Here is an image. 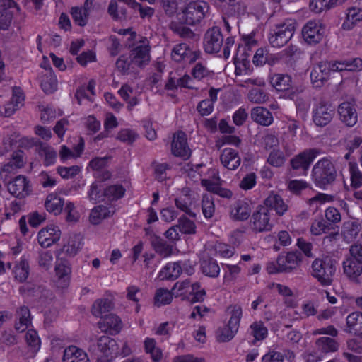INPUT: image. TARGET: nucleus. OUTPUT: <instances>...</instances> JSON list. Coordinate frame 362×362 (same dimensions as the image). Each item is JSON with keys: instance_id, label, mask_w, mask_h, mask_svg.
Listing matches in <instances>:
<instances>
[{"instance_id": "nucleus-10", "label": "nucleus", "mask_w": 362, "mask_h": 362, "mask_svg": "<svg viewBox=\"0 0 362 362\" xmlns=\"http://www.w3.org/2000/svg\"><path fill=\"white\" fill-rule=\"evenodd\" d=\"M202 185L205 189L218 196L224 198H230L233 195L230 189L221 187V180L216 169H210L209 170V177L202 180Z\"/></svg>"}, {"instance_id": "nucleus-18", "label": "nucleus", "mask_w": 362, "mask_h": 362, "mask_svg": "<svg viewBox=\"0 0 362 362\" xmlns=\"http://www.w3.org/2000/svg\"><path fill=\"white\" fill-rule=\"evenodd\" d=\"M319 154V151L316 149L304 151L291 160V166L295 170L302 169L306 172L310 164Z\"/></svg>"}, {"instance_id": "nucleus-39", "label": "nucleus", "mask_w": 362, "mask_h": 362, "mask_svg": "<svg viewBox=\"0 0 362 362\" xmlns=\"http://www.w3.org/2000/svg\"><path fill=\"white\" fill-rule=\"evenodd\" d=\"M251 214L250 204L244 201L238 202L235 204L230 212L233 218L238 221L246 220Z\"/></svg>"}, {"instance_id": "nucleus-16", "label": "nucleus", "mask_w": 362, "mask_h": 362, "mask_svg": "<svg viewBox=\"0 0 362 362\" xmlns=\"http://www.w3.org/2000/svg\"><path fill=\"white\" fill-rule=\"evenodd\" d=\"M185 264H181V262H169L166 264L158 272L157 278L160 280L175 279L180 276L182 271L187 274H192L194 272V268L190 267L189 269L185 267Z\"/></svg>"}, {"instance_id": "nucleus-32", "label": "nucleus", "mask_w": 362, "mask_h": 362, "mask_svg": "<svg viewBox=\"0 0 362 362\" xmlns=\"http://www.w3.org/2000/svg\"><path fill=\"white\" fill-rule=\"evenodd\" d=\"M264 206L268 209H274L279 216L284 215L288 210V206L278 194H270L264 202Z\"/></svg>"}, {"instance_id": "nucleus-11", "label": "nucleus", "mask_w": 362, "mask_h": 362, "mask_svg": "<svg viewBox=\"0 0 362 362\" xmlns=\"http://www.w3.org/2000/svg\"><path fill=\"white\" fill-rule=\"evenodd\" d=\"M333 62H321L313 66L310 72V80L313 86L321 87L332 74L337 72Z\"/></svg>"}, {"instance_id": "nucleus-28", "label": "nucleus", "mask_w": 362, "mask_h": 362, "mask_svg": "<svg viewBox=\"0 0 362 362\" xmlns=\"http://www.w3.org/2000/svg\"><path fill=\"white\" fill-rule=\"evenodd\" d=\"M269 83L277 91H287L293 88L292 78L288 74H272L269 76Z\"/></svg>"}, {"instance_id": "nucleus-43", "label": "nucleus", "mask_w": 362, "mask_h": 362, "mask_svg": "<svg viewBox=\"0 0 362 362\" xmlns=\"http://www.w3.org/2000/svg\"><path fill=\"white\" fill-rule=\"evenodd\" d=\"M41 88L46 93H52L57 88V79L52 71H49L41 78Z\"/></svg>"}, {"instance_id": "nucleus-53", "label": "nucleus", "mask_w": 362, "mask_h": 362, "mask_svg": "<svg viewBox=\"0 0 362 362\" xmlns=\"http://www.w3.org/2000/svg\"><path fill=\"white\" fill-rule=\"evenodd\" d=\"M143 294L141 289L134 285H131L127 288V298L136 305V311L139 312L140 309L139 301Z\"/></svg>"}, {"instance_id": "nucleus-51", "label": "nucleus", "mask_w": 362, "mask_h": 362, "mask_svg": "<svg viewBox=\"0 0 362 362\" xmlns=\"http://www.w3.org/2000/svg\"><path fill=\"white\" fill-rule=\"evenodd\" d=\"M151 242L156 252L160 256L168 257L173 254V247L165 243L160 238L155 236Z\"/></svg>"}, {"instance_id": "nucleus-4", "label": "nucleus", "mask_w": 362, "mask_h": 362, "mask_svg": "<svg viewBox=\"0 0 362 362\" xmlns=\"http://www.w3.org/2000/svg\"><path fill=\"white\" fill-rule=\"evenodd\" d=\"M337 175V171L332 160L328 158L320 159L312 170V179L315 185L326 189L332 183Z\"/></svg>"}, {"instance_id": "nucleus-60", "label": "nucleus", "mask_w": 362, "mask_h": 362, "mask_svg": "<svg viewBox=\"0 0 362 362\" xmlns=\"http://www.w3.org/2000/svg\"><path fill=\"white\" fill-rule=\"evenodd\" d=\"M178 86L192 88H193L192 80L188 75H185L177 81L170 79L166 83V88L168 89H173Z\"/></svg>"}, {"instance_id": "nucleus-27", "label": "nucleus", "mask_w": 362, "mask_h": 362, "mask_svg": "<svg viewBox=\"0 0 362 362\" xmlns=\"http://www.w3.org/2000/svg\"><path fill=\"white\" fill-rule=\"evenodd\" d=\"M23 93L21 87H15L13 89V95L11 101L0 108V113L4 117H10L18 108L19 104L23 100Z\"/></svg>"}, {"instance_id": "nucleus-59", "label": "nucleus", "mask_w": 362, "mask_h": 362, "mask_svg": "<svg viewBox=\"0 0 362 362\" xmlns=\"http://www.w3.org/2000/svg\"><path fill=\"white\" fill-rule=\"evenodd\" d=\"M349 171L351 175V185L354 188H359L362 187V175L354 163H350Z\"/></svg>"}, {"instance_id": "nucleus-40", "label": "nucleus", "mask_w": 362, "mask_h": 362, "mask_svg": "<svg viewBox=\"0 0 362 362\" xmlns=\"http://www.w3.org/2000/svg\"><path fill=\"white\" fill-rule=\"evenodd\" d=\"M333 67L336 71H358L362 70V59L355 58L352 60L343 62H333Z\"/></svg>"}, {"instance_id": "nucleus-61", "label": "nucleus", "mask_w": 362, "mask_h": 362, "mask_svg": "<svg viewBox=\"0 0 362 362\" xmlns=\"http://www.w3.org/2000/svg\"><path fill=\"white\" fill-rule=\"evenodd\" d=\"M202 211L206 218L212 217L214 212V204L209 194H204L202 200Z\"/></svg>"}, {"instance_id": "nucleus-19", "label": "nucleus", "mask_w": 362, "mask_h": 362, "mask_svg": "<svg viewBox=\"0 0 362 362\" xmlns=\"http://www.w3.org/2000/svg\"><path fill=\"white\" fill-rule=\"evenodd\" d=\"M301 261L302 255L300 253L290 252L280 255L276 259V263L280 265L281 271L288 272L297 269Z\"/></svg>"}, {"instance_id": "nucleus-44", "label": "nucleus", "mask_w": 362, "mask_h": 362, "mask_svg": "<svg viewBox=\"0 0 362 362\" xmlns=\"http://www.w3.org/2000/svg\"><path fill=\"white\" fill-rule=\"evenodd\" d=\"M144 349L145 351L151 355V358L153 361H160L163 358V351L157 346L156 341L154 339L146 338L144 340Z\"/></svg>"}, {"instance_id": "nucleus-2", "label": "nucleus", "mask_w": 362, "mask_h": 362, "mask_svg": "<svg viewBox=\"0 0 362 362\" xmlns=\"http://www.w3.org/2000/svg\"><path fill=\"white\" fill-rule=\"evenodd\" d=\"M181 11L177 18L182 24L193 25L199 23L208 11V4L203 0H181Z\"/></svg>"}, {"instance_id": "nucleus-6", "label": "nucleus", "mask_w": 362, "mask_h": 362, "mask_svg": "<svg viewBox=\"0 0 362 362\" xmlns=\"http://www.w3.org/2000/svg\"><path fill=\"white\" fill-rule=\"evenodd\" d=\"M173 291L175 296L185 298H189L190 296H193L191 299L193 303L204 300L206 295L205 291L200 288L198 283L190 284L189 281L177 282L173 288Z\"/></svg>"}, {"instance_id": "nucleus-47", "label": "nucleus", "mask_w": 362, "mask_h": 362, "mask_svg": "<svg viewBox=\"0 0 362 362\" xmlns=\"http://www.w3.org/2000/svg\"><path fill=\"white\" fill-rule=\"evenodd\" d=\"M88 197L89 199L94 202L105 200L107 192L106 190L104 192L103 185L98 182L93 183L88 191Z\"/></svg>"}, {"instance_id": "nucleus-21", "label": "nucleus", "mask_w": 362, "mask_h": 362, "mask_svg": "<svg viewBox=\"0 0 362 362\" xmlns=\"http://www.w3.org/2000/svg\"><path fill=\"white\" fill-rule=\"evenodd\" d=\"M172 58L175 62H188L195 61L199 54L193 51L186 43H180L175 45L172 50Z\"/></svg>"}, {"instance_id": "nucleus-55", "label": "nucleus", "mask_w": 362, "mask_h": 362, "mask_svg": "<svg viewBox=\"0 0 362 362\" xmlns=\"http://www.w3.org/2000/svg\"><path fill=\"white\" fill-rule=\"evenodd\" d=\"M250 333L255 341H262L267 336V327L260 322H254L250 325Z\"/></svg>"}, {"instance_id": "nucleus-22", "label": "nucleus", "mask_w": 362, "mask_h": 362, "mask_svg": "<svg viewBox=\"0 0 362 362\" xmlns=\"http://www.w3.org/2000/svg\"><path fill=\"white\" fill-rule=\"evenodd\" d=\"M249 55L246 52L245 47L239 46L238 47L234 59L236 75H245L251 71V65L248 59Z\"/></svg>"}, {"instance_id": "nucleus-14", "label": "nucleus", "mask_w": 362, "mask_h": 362, "mask_svg": "<svg viewBox=\"0 0 362 362\" xmlns=\"http://www.w3.org/2000/svg\"><path fill=\"white\" fill-rule=\"evenodd\" d=\"M301 34L305 43L316 45L323 38L324 31L320 23L310 21L303 27Z\"/></svg>"}, {"instance_id": "nucleus-13", "label": "nucleus", "mask_w": 362, "mask_h": 362, "mask_svg": "<svg viewBox=\"0 0 362 362\" xmlns=\"http://www.w3.org/2000/svg\"><path fill=\"white\" fill-rule=\"evenodd\" d=\"M71 267L64 258H57L54 266V284L58 288H64L70 283Z\"/></svg>"}, {"instance_id": "nucleus-29", "label": "nucleus", "mask_w": 362, "mask_h": 362, "mask_svg": "<svg viewBox=\"0 0 362 362\" xmlns=\"http://www.w3.org/2000/svg\"><path fill=\"white\" fill-rule=\"evenodd\" d=\"M122 321L120 319L113 315H110L104 317L99 322V328L105 332L110 334H116L122 329Z\"/></svg>"}, {"instance_id": "nucleus-24", "label": "nucleus", "mask_w": 362, "mask_h": 362, "mask_svg": "<svg viewBox=\"0 0 362 362\" xmlns=\"http://www.w3.org/2000/svg\"><path fill=\"white\" fill-rule=\"evenodd\" d=\"M131 62L142 66L150 61L149 47L146 39L140 42V45L136 46L132 52Z\"/></svg>"}, {"instance_id": "nucleus-46", "label": "nucleus", "mask_w": 362, "mask_h": 362, "mask_svg": "<svg viewBox=\"0 0 362 362\" xmlns=\"http://www.w3.org/2000/svg\"><path fill=\"white\" fill-rule=\"evenodd\" d=\"M112 308V304L110 300L100 299L93 303L91 312L96 317H103V315L109 312Z\"/></svg>"}, {"instance_id": "nucleus-57", "label": "nucleus", "mask_w": 362, "mask_h": 362, "mask_svg": "<svg viewBox=\"0 0 362 362\" xmlns=\"http://www.w3.org/2000/svg\"><path fill=\"white\" fill-rule=\"evenodd\" d=\"M8 192L16 197H20L23 193V178L21 175L16 176L7 183Z\"/></svg>"}, {"instance_id": "nucleus-9", "label": "nucleus", "mask_w": 362, "mask_h": 362, "mask_svg": "<svg viewBox=\"0 0 362 362\" xmlns=\"http://www.w3.org/2000/svg\"><path fill=\"white\" fill-rule=\"evenodd\" d=\"M62 236L59 227L54 223H49L42 227L37 233L38 244L43 248H49L57 243Z\"/></svg>"}, {"instance_id": "nucleus-33", "label": "nucleus", "mask_w": 362, "mask_h": 362, "mask_svg": "<svg viewBox=\"0 0 362 362\" xmlns=\"http://www.w3.org/2000/svg\"><path fill=\"white\" fill-rule=\"evenodd\" d=\"M107 163V158L105 157L95 158L90 161L88 167L94 171V176L96 178L105 180L110 176L109 171L106 170Z\"/></svg>"}, {"instance_id": "nucleus-54", "label": "nucleus", "mask_w": 362, "mask_h": 362, "mask_svg": "<svg viewBox=\"0 0 362 362\" xmlns=\"http://www.w3.org/2000/svg\"><path fill=\"white\" fill-rule=\"evenodd\" d=\"M317 344L322 353L333 352L338 349V344L335 340L329 337L320 338Z\"/></svg>"}, {"instance_id": "nucleus-42", "label": "nucleus", "mask_w": 362, "mask_h": 362, "mask_svg": "<svg viewBox=\"0 0 362 362\" xmlns=\"http://www.w3.org/2000/svg\"><path fill=\"white\" fill-rule=\"evenodd\" d=\"M252 119L257 123L269 126L273 122V117L271 113L262 107H257L254 108L251 113Z\"/></svg>"}, {"instance_id": "nucleus-62", "label": "nucleus", "mask_w": 362, "mask_h": 362, "mask_svg": "<svg viewBox=\"0 0 362 362\" xmlns=\"http://www.w3.org/2000/svg\"><path fill=\"white\" fill-rule=\"evenodd\" d=\"M57 173L64 179H71L81 173V168L77 165L71 167H58Z\"/></svg>"}, {"instance_id": "nucleus-31", "label": "nucleus", "mask_w": 362, "mask_h": 362, "mask_svg": "<svg viewBox=\"0 0 362 362\" xmlns=\"http://www.w3.org/2000/svg\"><path fill=\"white\" fill-rule=\"evenodd\" d=\"M63 362H90V359L83 349L70 346L64 350Z\"/></svg>"}, {"instance_id": "nucleus-17", "label": "nucleus", "mask_w": 362, "mask_h": 362, "mask_svg": "<svg viewBox=\"0 0 362 362\" xmlns=\"http://www.w3.org/2000/svg\"><path fill=\"white\" fill-rule=\"evenodd\" d=\"M222 44L223 37L218 28H212L206 32L204 41V47L206 52H218Z\"/></svg>"}, {"instance_id": "nucleus-34", "label": "nucleus", "mask_w": 362, "mask_h": 362, "mask_svg": "<svg viewBox=\"0 0 362 362\" xmlns=\"http://www.w3.org/2000/svg\"><path fill=\"white\" fill-rule=\"evenodd\" d=\"M118 92L121 98L128 104L129 107L132 108L139 104V93L135 88L129 85H124Z\"/></svg>"}, {"instance_id": "nucleus-5", "label": "nucleus", "mask_w": 362, "mask_h": 362, "mask_svg": "<svg viewBox=\"0 0 362 362\" xmlns=\"http://www.w3.org/2000/svg\"><path fill=\"white\" fill-rule=\"evenodd\" d=\"M27 313L24 310V317ZM26 333L24 336V356L28 358L34 357L39 351L41 347V339L30 320L24 318V332Z\"/></svg>"}, {"instance_id": "nucleus-23", "label": "nucleus", "mask_w": 362, "mask_h": 362, "mask_svg": "<svg viewBox=\"0 0 362 362\" xmlns=\"http://www.w3.org/2000/svg\"><path fill=\"white\" fill-rule=\"evenodd\" d=\"M340 119L347 126L352 127L357 122L358 115L354 103H342L338 108Z\"/></svg>"}, {"instance_id": "nucleus-30", "label": "nucleus", "mask_w": 362, "mask_h": 362, "mask_svg": "<svg viewBox=\"0 0 362 362\" xmlns=\"http://www.w3.org/2000/svg\"><path fill=\"white\" fill-rule=\"evenodd\" d=\"M113 213V209L110 206L103 205L97 206L92 209L90 212L89 222L92 225H99L105 219L110 217Z\"/></svg>"}, {"instance_id": "nucleus-56", "label": "nucleus", "mask_w": 362, "mask_h": 362, "mask_svg": "<svg viewBox=\"0 0 362 362\" xmlns=\"http://www.w3.org/2000/svg\"><path fill=\"white\" fill-rule=\"evenodd\" d=\"M64 212L66 214V221L69 223H76L81 218V212L72 202L66 204Z\"/></svg>"}, {"instance_id": "nucleus-64", "label": "nucleus", "mask_w": 362, "mask_h": 362, "mask_svg": "<svg viewBox=\"0 0 362 362\" xmlns=\"http://www.w3.org/2000/svg\"><path fill=\"white\" fill-rule=\"evenodd\" d=\"M362 324V313L354 312L346 317V325L349 332L356 330V327Z\"/></svg>"}, {"instance_id": "nucleus-58", "label": "nucleus", "mask_w": 362, "mask_h": 362, "mask_svg": "<svg viewBox=\"0 0 362 362\" xmlns=\"http://www.w3.org/2000/svg\"><path fill=\"white\" fill-rule=\"evenodd\" d=\"M118 125L117 119L112 113H107L104 121L105 133L100 134L95 137V140H100L108 136V132Z\"/></svg>"}, {"instance_id": "nucleus-37", "label": "nucleus", "mask_w": 362, "mask_h": 362, "mask_svg": "<svg viewBox=\"0 0 362 362\" xmlns=\"http://www.w3.org/2000/svg\"><path fill=\"white\" fill-rule=\"evenodd\" d=\"M361 232V224L358 220L351 219L344 223L342 233L348 241L356 238Z\"/></svg>"}, {"instance_id": "nucleus-12", "label": "nucleus", "mask_w": 362, "mask_h": 362, "mask_svg": "<svg viewBox=\"0 0 362 362\" xmlns=\"http://www.w3.org/2000/svg\"><path fill=\"white\" fill-rule=\"evenodd\" d=\"M273 227L269 210L266 206H259L252 216V230L257 233L267 232Z\"/></svg>"}, {"instance_id": "nucleus-49", "label": "nucleus", "mask_w": 362, "mask_h": 362, "mask_svg": "<svg viewBox=\"0 0 362 362\" xmlns=\"http://www.w3.org/2000/svg\"><path fill=\"white\" fill-rule=\"evenodd\" d=\"M189 190L187 188L178 190L175 194L176 197L175 199L177 207L187 214H190L189 209Z\"/></svg>"}, {"instance_id": "nucleus-36", "label": "nucleus", "mask_w": 362, "mask_h": 362, "mask_svg": "<svg viewBox=\"0 0 362 362\" xmlns=\"http://www.w3.org/2000/svg\"><path fill=\"white\" fill-rule=\"evenodd\" d=\"M64 206V200L54 193L49 194L45 200L46 210L55 216L61 214Z\"/></svg>"}, {"instance_id": "nucleus-3", "label": "nucleus", "mask_w": 362, "mask_h": 362, "mask_svg": "<svg viewBox=\"0 0 362 362\" xmlns=\"http://www.w3.org/2000/svg\"><path fill=\"white\" fill-rule=\"evenodd\" d=\"M242 314V308L239 305H232L227 309L229 320L216 329L215 338L217 341L228 342L234 338L239 328Z\"/></svg>"}, {"instance_id": "nucleus-50", "label": "nucleus", "mask_w": 362, "mask_h": 362, "mask_svg": "<svg viewBox=\"0 0 362 362\" xmlns=\"http://www.w3.org/2000/svg\"><path fill=\"white\" fill-rule=\"evenodd\" d=\"M201 269L204 274L210 277H216L220 273L219 266L212 259L202 260Z\"/></svg>"}, {"instance_id": "nucleus-63", "label": "nucleus", "mask_w": 362, "mask_h": 362, "mask_svg": "<svg viewBox=\"0 0 362 362\" xmlns=\"http://www.w3.org/2000/svg\"><path fill=\"white\" fill-rule=\"evenodd\" d=\"M309 187L308 183L303 180H291L288 182L287 187L293 194H299Z\"/></svg>"}, {"instance_id": "nucleus-1", "label": "nucleus", "mask_w": 362, "mask_h": 362, "mask_svg": "<svg viewBox=\"0 0 362 362\" xmlns=\"http://www.w3.org/2000/svg\"><path fill=\"white\" fill-rule=\"evenodd\" d=\"M11 151L9 162L0 171L4 182H6L9 175H14L23 167V136L20 133L13 132L3 139L0 144V156Z\"/></svg>"}, {"instance_id": "nucleus-25", "label": "nucleus", "mask_w": 362, "mask_h": 362, "mask_svg": "<svg viewBox=\"0 0 362 362\" xmlns=\"http://www.w3.org/2000/svg\"><path fill=\"white\" fill-rule=\"evenodd\" d=\"M220 160L223 167L230 170H236L241 163L238 151L231 148H226L222 151Z\"/></svg>"}, {"instance_id": "nucleus-35", "label": "nucleus", "mask_w": 362, "mask_h": 362, "mask_svg": "<svg viewBox=\"0 0 362 362\" xmlns=\"http://www.w3.org/2000/svg\"><path fill=\"white\" fill-rule=\"evenodd\" d=\"M98 346L105 356L114 357L115 354L117 353V341L107 336L100 337Z\"/></svg>"}, {"instance_id": "nucleus-26", "label": "nucleus", "mask_w": 362, "mask_h": 362, "mask_svg": "<svg viewBox=\"0 0 362 362\" xmlns=\"http://www.w3.org/2000/svg\"><path fill=\"white\" fill-rule=\"evenodd\" d=\"M334 110L329 105H320L313 112V122L317 126H325L332 119Z\"/></svg>"}, {"instance_id": "nucleus-52", "label": "nucleus", "mask_w": 362, "mask_h": 362, "mask_svg": "<svg viewBox=\"0 0 362 362\" xmlns=\"http://www.w3.org/2000/svg\"><path fill=\"white\" fill-rule=\"evenodd\" d=\"M173 292H170L165 288H158L156 290L154 296V303L156 306H161L169 304L173 300Z\"/></svg>"}, {"instance_id": "nucleus-41", "label": "nucleus", "mask_w": 362, "mask_h": 362, "mask_svg": "<svg viewBox=\"0 0 362 362\" xmlns=\"http://www.w3.org/2000/svg\"><path fill=\"white\" fill-rule=\"evenodd\" d=\"M361 21L362 10L358 8H351L348 10L346 19L342 24V28L344 30H351Z\"/></svg>"}, {"instance_id": "nucleus-48", "label": "nucleus", "mask_w": 362, "mask_h": 362, "mask_svg": "<svg viewBox=\"0 0 362 362\" xmlns=\"http://www.w3.org/2000/svg\"><path fill=\"white\" fill-rule=\"evenodd\" d=\"M107 12L115 21H122L126 19L127 9L124 7L119 8L117 0H111L110 1Z\"/></svg>"}, {"instance_id": "nucleus-20", "label": "nucleus", "mask_w": 362, "mask_h": 362, "mask_svg": "<svg viewBox=\"0 0 362 362\" xmlns=\"http://www.w3.org/2000/svg\"><path fill=\"white\" fill-rule=\"evenodd\" d=\"M172 153L175 156L187 159L190 156V149L187 142V136L182 132H179L174 135L172 147Z\"/></svg>"}, {"instance_id": "nucleus-45", "label": "nucleus", "mask_w": 362, "mask_h": 362, "mask_svg": "<svg viewBox=\"0 0 362 362\" xmlns=\"http://www.w3.org/2000/svg\"><path fill=\"white\" fill-rule=\"evenodd\" d=\"M82 245L81 237L76 235L69 238L67 243L64 245L63 250L69 256H74L80 251Z\"/></svg>"}, {"instance_id": "nucleus-15", "label": "nucleus", "mask_w": 362, "mask_h": 362, "mask_svg": "<svg viewBox=\"0 0 362 362\" xmlns=\"http://www.w3.org/2000/svg\"><path fill=\"white\" fill-rule=\"evenodd\" d=\"M20 7L13 0H0V30H6L10 26L15 13Z\"/></svg>"}, {"instance_id": "nucleus-7", "label": "nucleus", "mask_w": 362, "mask_h": 362, "mask_svg": "<svg viewBox=\"0 0 362 362\" xmlns=\"http://www.w3.org/2000/svg\"><path fill=\"white\" fill-rule=\"evenodd\" d=\"M335 269L329 259H315L312 264V275L324 286L331 284Z\"/></svg>"}, {"instance_id": "nucleus-8", "label": "nucleus", "mask_w": 362, "mask_h": 362, "mask_svg": "<svg viewBox=\"0 0 362 362\" xmlns=\"http://www.w3.org/2000/svg\"><path fill=\"white\" fill-rule=\"evenodd\" d=\"M295 21L289 20L279 25L269 38L270 44L274 47H281L286 45L293 36L296 29Z\"/></svg>"}, {"instance_id": "nucleus-38", "label": "nucleus", "mask_w": 362, "mask_h": 362, "mask_svg": "<svg viewBox=\"0 0 362 362\" xmlns=\"http://www.w3.org/2000/svg\"><path fill=\"white\" fill-rule=\"evenodd\" d=\"M344 274L351 280H357L362 274V263L346 259L343 263Z\"/></svg>"}]
</instances>
